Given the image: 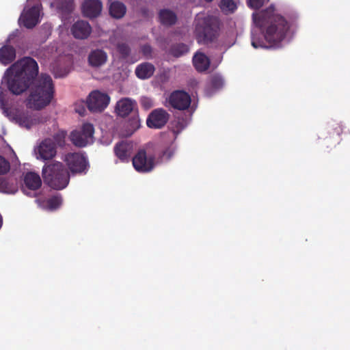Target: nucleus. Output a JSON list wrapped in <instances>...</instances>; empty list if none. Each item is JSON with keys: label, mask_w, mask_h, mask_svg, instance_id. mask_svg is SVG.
Masks as SVG:
<instances>
[{"label": "nucleus", "mask_w": 350, "mask_h": 350, "mask_svg": "<svg viewBox=\"0 0 350 350\" xmlns=\"http://www.w3.org/2000/svg\"><path fill=\"white\" fill-rule=\"evenodd\" d=\"M116 49L120 55V58L126 59L131 53V48L128 44L125 42H118L116 45Z\"/></svg>", "instance_id": "29"}, {"label": "nucleus", "mask_w": 350, "mask_h": 350, "mask_svg": "<svg viewBox=\"0 0 350 350\" xmlns=\"http://www.w3.org/2000/svg\"><path fill=\"white\" fill-rule=\"evenodd\" d=\"M132 163L137 172L148 173L155 166V157L152 154L148 155L144 150H139L133 157Z\"/></svg>", "instance_id": "6"}, {"label": "nucleus", "mask_w": 350, "mask_h": 350, "mask_svg": "<svg viewBox=\"0 0 350 350\" xmlns=\"http://www.w3.org/2000/svg\"><path fill=\"white\" fill-rule=\"evenodd\" d=\"M107 59L108 55L107 52L100 49L92 50L88 57L89 66L94 68L104 66Z\"/></svg>", "instance_id": "13"}, {"label": "nucleus", "mask_w": 350, "mask_h": 350, "mask_svg": "<svg viewBox=\"0 0 350 350\" xmlns=\"http://www.w3.org/2000/svg\"><path fill=\"white\" fill-rule=\"evenodd\" d=\"M219 20L213 16L199 19L196 25L195 34L199 44H208L215 40L219 36Z\"/></svg>", "instance_id": "4"}, {"label": "nucleus", "mask_w": 350, "mask_h": 350, "mask_svg": "<svg viewBox=\"0 0 350 350\" xmlns=\"http://www.w3.org/2000/svg\"><path fill=\"white\" fill-rule=\"evenodd\" d=\"M159 18L160 23L166 27H171L177 22L178 17L176 14L169 9H162L159 12Z\"/></svg>", "instance_id": "20"}, {"label": "nucleus", "mask_w": 350, "mask_h": 350, "mask_svg": "<svg viewBox=\"0 0 350 350\" xmlns=\"http://www.w3.org/2000/svg\"><path fill=\"white\" fill-rule=\"evenodd\" d=\"M141 51L144 55L149 57L152 54V49L150 44H144L142 46Z\"/></svg>", "instance_id": "37"}, {"label": "nucleus", "mask_w": 350, "mask_h": 350, "mask_svg": "<svg viewBox=\"0 0 350 350\" xmlns=\"http://www.w3.org/2000/svg\"><path fill=\"white\" fill-rule=\"evenodd\" d=\"M189 51V46L184 43H178L172 45L170 49V53L175 57H179L187 53Z\"/></svg>", "instance_id": "27"}, {"label": "nucleus", "mask_w": 350, "mask_h": 350, "mask_svg": "<svg viewBox=\"0 0 350 350\" xmlns=\"http://www.w3.org/2000/svg\"><path fill=\"white\" fill-rule=\"evenodd\" d=\"M193 64L198 71L204 72L208 70L211 62L205 54L198 52L193 57Z\"/></svg>", "instance_id": "24"}, {"label": "nucleus", "mask_w": 350, "mask_h": 350, "mask_svg": "<svg viewBox=\"0 0 350 350\" xmlns=\"http://www.w3.org/2000/svg\"><path fill=\"white\" fill-rule=\"evenodd\" d=\"M56 146L51 139L43 140L38 147V154L43 160L52 159L56 155Z\"/></svg>", "instance_id": "15"}, {"label": "nucleus", "mask_w": 350, "mask_h": 350, "mask_svg": "<svg viewBox=\"0 0 350 350\" xmlns=\"http://www.w3.org/2000/svg\"><path fill=\"white\" fill-rule=\"evenodd\" d=\"M265 2V0H247L248 7L254 10L260 8L264 5Z\"/></svg>", "instance_id": "34"}, {"label": "nucleus", "mask_w": 350, "mask_h": 350, "mask_svg": "<svg viewBox=\"0 0 350 350\" xmlns=\"http://www.w3.org/2000/svg\"><path fill=\"white\" fill-rule=\"evenodd\" d=\"M126 12V5L118 1H114L109 5V14L114 18H122Z\"/></svg>", "instance_id": "26"}, {"label": "nucleus", "mask_w": 350, "mask_h": 350, "mask_svg": "<svg viewBox=\"0 0 350 350\" xmlns=\"http://www.w3.org/2000/svg\"><path fill=\"white\" fill-rule=\"evenodd\" d=\"M38 76V65L30 57H23L7 68L1 83L14 95H21L29 88L27 107L40 110L50 104L54 94V85L51 76L41 74Z\"/></svg>", "instance_id": "1"}, {"label": "nucleus", "mask_w": 350, "mask_h": 350, "mask_svg": "<svg viewBox=\"0 0 350 350\" xmlns=\"http://www.w3.org/2000/svg\"><path fill=\"white\" fill-rule=\"evenodd\" d=\"M103 8L100 0H85L82 5V12L85 16L93 18L97 17Z\"/></svg>", "instance_id": "14"}, {"label": "nucleus", "mask_w": 350, "mask_h": 350, "mask_svg": "<svg viewBox=\"0 0 350 350\" xmlns=\"http://www.w3.org/2000/svg\"><path fill=\"white\" fill-rule=\"evenodd\" d=\"M16 58V50L10 45H4L0 49V62L6 66Z\"/></svg>", "instance_id": "22"}, {"label": "nucleus", "mask_w": 350, "mask_h": 350, "mask_svg": "<svg viewBox=\"0 0 350 350\" xmlns=\"http://www.w3.org/2000/svg\"><path fill=\"white\" fill-rule=\"evenodd\" d=\"M167 101L174 109L183 111L187 109L191 103L190 95L183 90H176L170 94Z\"/></svg>", "instance_id": "8"}, {"label": "nucleus", "mask_w": 350, "mask_h": 350, "mask_svg": "<svg viewBox=\"0 0 350 350\" xmlns=\"http://www.w3.org/2000/svg\"><path fill=\"white\" fill-rule=\"evenodd\" d=\"M224 84V79L219 75L212 76L211 79V85L214 89H220Z\"/></svg>", "instance_id": "31"}, {"label": "nucleus", "mask_w": 350, "mask_h": 350, "mask_svg": "<svg viewBox=\"0 0 350 350\" xmlns=\"http://www.w3.org/2000/svg\"><path fill=\"white\" fill-rule=\"evenodd\" d=\"M66 135L67 133L64 131H59L54 135V140L59 146H63L65 144Z\"/></svg>", "instance_id": "32"}, {"label": "nucleus", "mask_w": 350, "mask_h": 350, "mask_svg": "<svg viewBox=\"0 0 350 350\" xmlns=\"http://www.w3.org/2000/svg\"><path fill=\"white\" fill-rule=\"evenodd\" d=\"M42 176L44 183L55 190L66 188L70 181L68 170L59 161L46 163L42 167Z\"/></svg>", "instance_id": "3"}, {"label": "nucleus", "mask_w": 350, "mask_h": 350, "mask_svg": "<svg viewBox=\"0 0 350 350\" xmlns=\"http://www.w3.org/2000/svg\"><path fill=\"white\" fill-rule=\"evenodd\" d=\"M39 16L40 8L33 5L21 14L19 21L26 28L32 29L39 23Z\"/></svg>", "instance_id": "11"}, {"label": "nucleus", "mask_w": 350, "mask_h": 350, "mask_svg": "<svg viewBox=\"0 0 350 350\" xmlns=\"http://www.w3.org/2000/svg\"><path fill=\"white\" fill-rule=\"evenodd\" d=\"M94 128L90 123H84L81 127L70 133V139L77 147L83 148L93 143Z\"/></svg>", "instance_id": "5"}, {"label": "nucleus", "mask_w": 350, "mask_h": 350, "mask_svg": "<svg viewBox=\"0 0 350 350\" xmlns=\"http://www.w3.org/2000/svg\"><path fill=\"white\" fill-rule=\"evenodd\" d=\"M132 146L126 142H120L114 148L116 157L122 162H128L131 157Z\"/></svg>", "instance_id": "18"}, {"label": "nucleus", "mask_w": 350, "mask_h": 350, "mask_svg": "<svg viewBox=\"0 0 350 350\" xmlns=\"http://www.w3.org/2000/svg\"><path fill=\"white\" fill-rule=\"evenodd\" d=\"M170 114L163 108L154 109L148 116L146 124L150 129H161L168 122Z\"/></svg>", "instance_id": "9"}, {"label": "nucleus", "mask_w": 350, "mask_h": 350, "mask_svg": "<svg viewBox=\"0 0 350 350\" xmlns=\"http://www.w3.org/2000/svg\"><path fill=\"white\" fill-rule=\"evenodd\" d=\"M155 68L149 62L139 64L135 68V75L140 79L150 78L154 72Z\"/></svg>", "instance_id": "21"}, {"label": "nucleus", "mask_w": 350, "mask_h": 350, "mask_svg": "<svg viewBox=\"0 0 350 350\" xmlns=\"http://www.w3.org/2000/svg\"><path fill=\"white\" fill-rule=\"evenodd\" d=\"M72 36L80 40L87 39L92 33V27L88 22L77 21L71 27Z\"/></svg>", "instance_id": "12"}, {"label": "nucleus", "mask_w": 350, "mask_h": 350, "mask_svg": "<svg viewBox=\"0 0 350 350\" xmlns=\"http://www.w3.org/2000/svg\"><path fill=\"white\" fill-rule=\"evenodd\" d=\"M134 103L129 98H125L119 100L116 104V110L119 116L126 117L133 111Z\"/></svg>", "instance_id": "23"}, {"label": "nucleus", "mask_w": 350, "mask_h": 350, "mask_svg": "<svg viewBox=\"0 0 350 350\" xmlns=\"http://www.w3.org/2000/svg\"><path fill=\"white\" fill-rule=\"evenodd\" d=\"M10 165L8 160L3 157L0 156V174H5L9 172Z\"/></svg>", "instance_id": "33"}, {"label": "nucleus", "mask_w": 350, "mask_h": 350, "mask_svg": "<svg viewBox=\"0 0 350 350\" xmlns=\"http://www.w3.org/2000/svg\"><path fill=\"white\" fill-rule=\"evenodd\" d=\"M18 191L17 183L14 178H0V192L15 193Z\"/></svg>", "instance_id": "25"}, {"label": "nucleus", "mask_w": 350, "mask_h": 350, "mask_svg": "<svg viewBox=\"0 0 350 350\" xmlns=\"http://www.w3.org/2000/svg\"><path fill=\"white\" fill-rule=\"evenodd\" d=\"M62 203V199L60 196H54L46 200V205L49 209L55 210L58 208Z\"/></svg>", "instance_id": "30"}, {"label": "nucleus", "mask_w": 350, "mask_h": 350, "mask_svg": "<svg viewBox=\"0 0 350 350\" xmlns=\"http://www.w3.org/2000/svg\"><path fill=\"white\" fill-rule=\"evenodd\" d=\"M174 151L168 147L162 152L161 157L168 160L172 157Z\"/></svg>", "instance_id": "38"}, {"label": "nucleus", "mask_w": 350, "mask_h": 350, "mask_svg": "<svg viewBox=\"0 0 350 350\" xmlns=\"http://www.w3.org/2000/svg\"><path fill=\"white\" fill-rule=\"evenodd\" d=\"M25 187H23V191L26 193V189L36 191L42 186V180L40 175L36 172H29L24 176Z\"/></svg>", "instance_id": "16"}, {"label": "nucleus", "mask_w": 350, "mask_h": 350, "mask_svg": "<svg viewBox=\"0 0 350 350\" xmlns=\"http://www.w3.org/2000/svg\"><path fill=\"white\" fill-rule=\"evenodd\" d=\"M57 10L62 18L68 19L75 9L73 0H57Z\"/></svg>", "instance_id": "19"}, {"label": "nucleus", "mask_w": 350, "mask_h": 350, "mask_svg": "<svg viewBox=\"0 0 350 350\" xmlns=\"http://www.w3.org/2000/svg\"><path fill=\"white\" fill-rule=\"evenodd\" d=\"M14 118L21 126L28 129L40 122L38 116L29 114L27 112L18 113Z\"/></svg>", "instance_id": "17"}, {"label": "nucleus", "mask_w": 350, "mask_h": 350, "mask_svg": "<svg viewBox=\"0 0 350 350\" xmlns=\"http://www.w3.org/2000/svg\"><path fill=\"white\" fill-rule=\"evenodd\" d=\"M109 101L110 97L107 94L95 90L90 94L87 105L90 111L101 112L108 106Z\"/></svg>", "instance_id": "7"}, {"label": "nucleus", "mask_w": 350, "mask_h": 350, "mask_svg": "<svg viewBox=\"0 0 350 350\" xmlns=\"http://www.w3.org/2000/svg\"><path fill=\"white\" fill-rule=\"evenodd\" d=\"M7 103L5 100L3 96L1 94H0V108L3 110L4 112H7L8 109L6 107Z\"/></svg>", "instance_id": "40"}, {"label": "nucleus", "mask_w": 350, "mask_h": 350, "mask_svg": "<svg viewBox=\"0 0 350 350\" xmlns=\"http://www.w3.org/2000/svg\"><path fill=\"white\" fill-rule=\"evenodd\" d=\"M252 18L255 25L263 33V39L252 37L254 48L278 47L285 38L290 26L285 18L275 12V8L270 5L265 10L253 13Z\"/></svg>", "instance_id": "2"}, {"label": "nucleus", "mask_w": 350, "mask_h": 350, "mask_svg": "<svg viewBox=\"0 0 350 350\" xmlns=\"http://www.w3.org/2000/svg\"><path fill=\"white\" fill-rule=\"evenodd\" d=\"M141 105L146 109H149L152 107V101L148 98L144 97L141 99Z\"/></svg>", "instance_id": "39"}, {"label": "nucleus", "mask_w": 350, "mask_h": 350, "mask_svg": "<svg viewBox=\"0 0 350 350\" xmlns=\"http://www.w3.org/2000/svg\"><path fill=\"white\" fill-rule=\"evenodd\" d=\"M332 130L333 131V132L329 131V133L332 134L333 136L334 135H336L337 136H340V134L342 133V127L338 123H336V124H333L332 126Z\"/></svg>", "instance_id": "36"}, {"label": "nucleus", "mask_w": 350, "mask_h": 350, "mask_svg": "<svg viewBox=\"0 0 350 350\" xmlns=\"http://www.w3.org/2000/svg\"><path fill=\"white\" fill-rule=\"evenodd\" d=\"M219 5L226 14L233 13L237 8V3L234 0H221Z\"/></svg>", "instance_id": "28"}, {"label": "nucleus", "mask_w": 350, "mask_h": 350, "mask_svg": "<svg viewBox=\"0 0 350 350\" xmlns=\"http://www.w3.org/2000/svg\"><path fill=\"white\" fill-rule=\"evenodd\" d=\"M129 124L132 127V129L135 131L138 129L140 126V122L138 116H134L130 120Z\"/></svg>", "instance_id": "35"}, {"label": "nucleus", "mask_w": 350, "mask_h": 350, "mask_svg": "<svg viewBox=\"0 0 350 350\" xmlns=\"http://www.w3.org/2000/svg\"><path fill=\"white\" fill-rule=\"evenodd\" d=\"M65 161L72 173H81L87 170L88 161L79 153H69L66 156Z\"/></svg>", "instance_id": "10"}]
</instances>
